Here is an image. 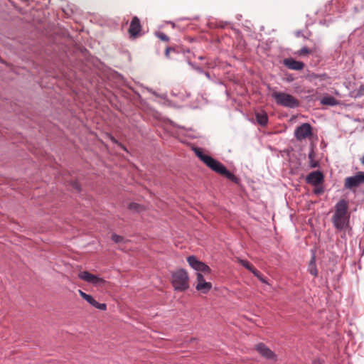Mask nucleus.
Returning <instances> with one entry per match:
<instances>
[{"label":"nucleus","mask_w":364,"mask_h":364,"mask_svg":"<svg viewBox=\"0 0 364 364\" xmlns=\"http://www.w3.org/2000/svg\"><path fill=\"white\" fill-rule=\"evenodd\" d=\"M196 155L203 161L208 168L215 173L225 176L235 184H239L240 179L235 176L232 173L227 169V168L219 161L215 159L212 156L204 154L202 148L194 147L193 149Z\"/></svg>","instance_id":"f257e3e1"},{"label":"nucleus","mask_w":364,"mask_h":364,"mask_svg":"<svg viewBox=\"0 0 364 364\" xmlns=\"http://www.w3.org/2000/svg\"><path fill=\"white\" fill-rule=\"evenodd\" d=\"M171 284L176 291L183 292L189 289V277L183 268L171 272Z\"/></svg>","instance_id":"f03ea898"},{"label":"nucleus","mask_w":364,"mask_h":364,"mask_svg":"<svg viewBox=\"0 0 364 364\" xmlns=\"http://www.w3.org/2000/svg\"><path fill=\"white\" fill-rule=\"evenodd\" d=\"M271 96L279 106L295 109L300 105V102L298 99L287 92L274 91L272 92Z\"/></svg>","instance_id":"7ed1b4c3"},{"label":"nucleus","mask_w":364,"mask_h":364,"mask_svg":"<svg viewBox=\"0 0 364 364\" xmlns=\"http://www.w3.org/2000/svg\"><path fill=\"white\" fill-rule=\"evenodd\" d=\"M362 183H364V172L359 171L353 176L347 177L344 181V188L346 189H353L358 188Z\"/></svg>","instance_id":"20e7f679"},{"label":"nucleus","mask_w":364,"mask_h":364,"mask_svg":"<svg viewBox=\"0 0 364 364\" xmlns=\"http://www.w3.org/2000/svg\"><path fill=\"white\" fill-rule=\"evenodd\" d=\"M78 277L95 287L101 286L106 283V281L103 278L92 274L88 271L80 272L78 274Z\"/></svg>","instance_id":"39448f33"},{"label":"nucleus","mask_w":364,"mask_h":364,"mask_svg":"<svg viewBox=\"0 0 364 364\" xmlns=\"http://www.w3.org/2000/svg\"><path fill=\"white\" fill-rule=\"evenodd\" d=\"M142 26L137 16H134L130 22L128 33L129 38L134 40L142 35Z\"/></svg>","instance_id":"423d86ee"},{"label":"nucleus","mask_w":364,"mask_h":364,"mask_svg":"<svg viewBox=\"0 0 364 364\" xmlns=\"http://www.w3.org/2000/svg\"><path fill=\"white\" fill-rule=\"evenodd\" d=\"M313 135L312 127L309 123H304L296 127L294 136L299 141L310 137Z\"/></svg>","instance_id":"0eeeda50"},{"label":"nucleus","mask_w":364,"mask_h":364,"mask_svg":"<svg viewBox=\"0 0 364 364\" xmlns=\"http://www.w3.org/2000/svg\"><path fill=\"white\" fill-rule=\"evenodd\" d=\"M255 349L259 353V355L264 358L269 360H277V354L272 351L269 347H267L264 343H257Z\"/></svg>","instance_id":"6e6552de"},{"label":"nucleus","mask_w":364,"mask_h":364,"mask_svg":"<svg viewBox=\"0 0 364 364\" xmlns=\"http://www.w3.org/2000/svg\"><path fill=\"white\" fill-rule=\"evenodd\" d=\"M335 212L332 217H345L350 216L348 211V201L346 199H341L335 205Z\"/></svg>","instance_id":"1a4fd4ad"},{"label":"nucleus","mask_w":364,"mask_h":364,"mask_svg":"<svg viewBox=\"0 0 364 364\" xmlns=\"http://www.w3.org/2000/svg\"><path fill=\"white\" fill-rule=\"evenodd\" d=\"M197 284L196 289L203 294H208L212 289V284L205 282L203 275L200 272H197Z\"/></svg>","instance_id":"9d476101"},{"label":"nucleus","mask_w":364,"mask_h":364,"mask_svg":"<svg viewBox=\"0 0 364 364\" xmlns=\"http://www.w3.org/2000/svg\"><path fill=\"white\" fill-rule=\"evenodd\" d=\"M307 183L312 186L321 185L323 183L324 175L320 171H312L306 178Z\"/></svg>","instance_id":"9b49d317"},{"label":"nucleus","mask_w":364,"mask_h":364,"mask_svg":"<svg viewBox=\"0 0 364 364\" xmlns=\"http://www.w3.org/2000/svg\"><path fill=\"white\" fill-rule=\"evenodd\" d=\"M350 217H332L331 220L334 228L338 231L350 228Z\"/></svg>","instance_id":"f8f14e48"},{"label":"nucleus","mask_w":364,"mask_h":364,"mask_svg":"<svg viewBox=\"0 0 364 364\" xmlns=\"http://www.w3.org/2000/svg\"><path fill=\"white\" fill-rule=\"evenodd\" d=\"M240 263L245 268L251 272L262 283L268 284L266 278L263 276V274L259 270H257L250 262L246 259H240Z\"/></svg>","instance_id":"ddd939ff"},{"label":"nucleus","mask_w":364,"mask_h":364,"mask_svg":"<svg viewBox=\"0 0 364 364\" xmlns=\"http://www.w3.org/2000/svg\"><path fill=\"white\" fill-rule=\"evenodd\" d=\"M79 294L80 296L85 299L87 302H88L90 305L94 306L96 309H98L102 311L107 310V304L105 303H99L97 302L91 295L86 294L82 290H78Z\"/></svg>","instance_id":"4468645a"},{"label":"nucleus","mask_w":364,"mask_h":364,"mask_svg":"<svg viewBox=\"0 0 364 364\" xmlns=\"http://www.w3.org/2000/svg\"><path fill=\"white\" fill-rule=\"evenodd\" d=\"M283 64L289 69L293 70H301L305 66L303 62L296 60L292 58H284Z\"/></svg>","instance_id":"2eb2a0df"},{"label":"nucleus","mask_w":364,"mask_h":364,"mask_svg":"<svg viewBox=\"0 0 364 364\" xmlns=\"http://www.w3.org/2000/svg\"><path fill=\"white\" fill-rule=\"evenodd\" d=\"M308 272L314 277H318V269L316 267V254L315 252H313L311 259L309 261V265H308Z\"/></svg>","instance_id":"dca6fc26"},{"label":"nucleus","mask_w":364,"mask_h":364,"mask_svg":"<svg viewBox=\"0 0 364 364\" xmlns=\"http://www.w3.org/2000/svg\"><path fill=\"white\" fill-rule=\"evenodd\" d=\"M255 117L257 123L262 126L265 127L268 123V116L265 112H257L255 114Z\"/></svg>","instance_id":"f3484780"},{"label":"nucleus","mask_w":364,"mask_h":364,"mask_svg":"<svg viewBox=\"0 0 364 364\" xmlns=\"http://www.w3.org/2000/svg\"><path fill=\"white\" fill-rule=\"evenodd\" d=\"M181 48L180 46H167L165 50V56L167 58H171V54H180L181 53Z\"/></svg>","instance_id":"a211bd4d"},{"label":"nucleus","mask_w":364,"mask_h":364,"mask_svg":"<svg viewBox=\"0 0 364 364\" xmlns=\"http://www.w3.org/2000/svg\"><path fill=\"white\" fill-rule=\"evenodd\" d=\"M187 262L189 265L196 271L198 269L200 265L201 264V261H200L196 256L191 255L187 257Z\"/></svg>","instance_id":"6ab92c4d"},{"label":"nucleus","mask_w":364,"mask_h":364,"mask_svg":"<svg viewBox=\"0 0 364 364\" xmlns=\"http://www.w3.org/2000/svg\"><path fill=\"white\" fill-rule=\"evenodd\" d=\"M321 104L323 105L336 106L338 101L333 96H326L321 100Z\"/></svg>","instance_id":"aec40b11"},{"label":"nucleus","mask_w":364,"mask_h":364,"mask_svg":"<svg viewBox=\"0 0 364 364\" xmlns=\"http://www.w3.org/2000/svg\"><path fill=\"white\" fill-rule=\"evenodd\" d=\"M308 157L309 159V166L311 168H316L319 166V162L314 160L315 152L313 148H311L310 152L309 153Z\"/></svg>","instance_id":"412c9836"},{"label":"nucleus","mask_w":364,"mask_h":364,"mask_svg":"<svg viewBox=\"0 0 364 364\" xmlns=\"http://www.w3.org/2000/svg\"><path fill=\"white\" fill-rule=\"evenodd\" d=\"M309 77H311V79H314V80L319 79L320 80H326L329 79V77L326 73H322V74L312 73L309 75Z\"/></svg>","instance_id":"4be33fe9"},{"label":"nucleus","mask_w":364,"mask_h":364,"mask_svg":"<svg viewBox=\"0 0 364 364\" xmlns=\"http://www.w3.org/2000/svg\"><path fill=\"white\" fill-rule=\"evenodd\" d=\"M364 95V85H360V87L352 92V96L354 97H360Z\"/></svg>","instance_id":"5701e85b"},{"label":"nucleus","mask_w":364,"mask_h":364,"mask_svg":"<svg viewBox=\"0 0 364 364\" xmlns=\"http://www.w3.org/2000/svg\"><path fill=\"white\" fill-rule=\"evenodd\" d=\"M155 36L162 41L168 42L170 41V38L163 32L156 31Z\"/></svg>","instance_id":"b1692460"},{"label":"nucleus","mask_w":364,"mask_h":364,"mask_svg":"<svg viewBox=\"0 0 364 364\" xmlns=\"http://www.w3.org/2000/svg\"><path fill=\"white\" fill-rule=\"evenodd\" d=\"M315 188L313 192L315 195L320 196L324 193V188L323 184L314 186Z\"/></svg>","instance_id":"393cba45"},{"label":"nucleus","mask_w":364,"mask_h":364,"mask_svg":"<svg viewBox=\"0 0 364 364\" xmlns=\"http://www.w3.org/2000/svg\"><path fill=\"white\" fill-rule=\"evenodd\" d=\"M109 139L112 141V143L117 144L119 147H121L123 150L126 151V147L120 143L114 136H113L112 134L108 135Z\"/></svg>","instance_id":"a878e982"},{"label":"nucleus","mask_w":364,"mask_h":364,"mask_svg":"<svg viewBox=\"0 0 364 364\" xmlns=\"http://www.w3.org/2000/svg\"><path fill=\"white\" fill-rule=\"evenodd\" d=\"M112 240L115 243H119L124 241V237L121 235H117L116 233H113L112 235Z\"/></svg>","instance_id":"bb28decb"},{"label":"nucleus","mask_w":364,"mask_h":364,"mask_svg":"<svg viewBox=\"0 0 364 364\" xmlns=\"http://www.w3.org/2000/svg\"><path fill=\"white\" fill-rule=\"evenodd\" d=\"M311 53H312V50L306 46L303 47L302 48L297 51V54L299 55H305Z\"/></svg>","instance_id":"cd10ccee"},{"label":"nucleus","mask_w":364,"mask_h":364,"mask_svg":"<svg viewBox=\"0 0 364 364\" xmlns=\"http://www.w3.org/2000/svg\"><path fill=\"white\" fill-rule=\"evenodd\" d=\"M128 208L131 210H135L136 212H139L140 211L141 206L136 203H131L129 204Z\"/></svg>","instance_id":"c85d7f7f"},{"label":"nucleus","mask_w":364,"mask_h":364,"mask_svg":"<svg viewBox=\"0 0 364 364\" xmlns=\"http://www.w3.org/2000/svg\"><path fill=\"white\" fill-rule=\"evenodd\" d=\"M70 185L77 191L80 192V191H81V186H80V183L78 181H72L70 182Z\"/></svg>","instance_id":"c756f323"},{"label":"nucleus","mask_w":364,"mask_h":364,"mask_svg":"<svg viewBox=\"0 0 364 364\" xmlns=\"http://www.w3.org/2000/svg\"><path fill=\"white\" fill-rule=\"evenodd\" d=\"M286 80L289 82H293L294 80V77L292 74H287L286 75Z\"/></svg>","instance_id":"7c9ffc66"},{"label":"nucleus","mask_w":364,"mask_h":364,"mask_svg":"<svg viewBox=\"0 0 364 364\" xmlns=\"http://www.w3.org/2000/svg\"><path fill=\"white\" fill-rule=\"evenodd\" d=\"M211 269L210 268L209 266L206 265L204 269H203V271L202 272L205 273V274H210L211 273Z\"/></svg>","instance_id":"2f4dec72"},{"label":"nucleus","mask_w":364,"mask_h":364,"mask_svg":"<svg viewBox=\"0 0 364 364\" xmlns=\"http://www.w3.org/2000/svg\"><path fill=\"white\" fill-rule=\"evenodd\" d=\"M207 264L205 263H204L203 262H201L200 265V267L198 268V269L197 270L198 272H202L203 271V269L204 267L206 266Z\"/></svg>","instance_id":"473e14b6"},{"label":"nucleus","mask_w":364,"mask_h":364,"mask_svg":"<svg viewBox=\"0 0 364 364\" xmlns=\"http://www.w3.org/2000/svg\"><path fill=\"white\" fill-rule=\"evenodd\" d=\"M295 35H296V36H297V37H300V36H301V37H304V38H306V36L302 33V31H296Z\"/></svg>","instance_id":"72a5a7b5"},{"label":"nucleus","mask_w":364,"mask_h":364,"mask_svg":"<svg viewBox=\"0 0 364 364\" xmlns=\"http://www.w3.org/2000/svg\"><path fill=\"white\" fill-rule=\"evenodd\" d=\"M306 99L308 101L314 100V95L306 96Z\"/></svg>","instance_id":"f704fd0d"},{"label":"nucleus","mask_w":364,"mask_h":364,"mask_svg":"<svg viewBox=\"0 0 364 364\" xmlns=\"http://www.w3.org/2000/svg\"><path fill=\"white\" fill-rule=\"evenodd\" d=\"M312 364H322V363L319 360H313Z\"/></svg>","instance_id":"c9c22d12"},{"label":"nucleus","mask_w":364,"mask_h":364,"mask_svg":"<svg viewBox=\"0 0 364 364\" xmlns=\"http://www.w3.org/2000/svg\"><path fill=\"white\" fill-rule=\"evenodd\" d=\"M361 161V163L363 165H364V154H363V156L362 157V159H360Z\"/></svg>","instance_id":"e433bc0d"},{"label":"nucleus","mask_w":364,"mask_h":364,"mask_svg":"<svg viewBox=\"0 0 364 364\" xmlns=\"http://www.w3.org/2000/svg\"><path fill=\"white\" fill-rule=\"evenodd\" d=\"M314 92V90H309L308 92Z\"/></svg>","instance_id":"4c0bfd02"},{"label":"nucleus","mask_w":364,"mask_h":364,"mask_svg":"<svg viewBox=\"0 0 364 364\" xmlns=\"http://www.w3.org/2000/svg\"><path fill=\"white\" fill-rule=\"evenodd\" d=\"M0 62L2 63H4V61L2 60H0Z\"/></svg>","instance_id":"58836bf2"},{"label":"nucleus","mask_w":364,"mask_h":364,"mask_svg":"<svg viewBox=\"0 0 364 364\" xmlns=\"http://www.w3.org/2000/svg\"><path fill=\"white\" fill-rule=\"evenodd\" d=\"M199 59H200V60H203V57H199Z\"/></svg>","instance_id":"ea45409f"},{"label":"nucleus","mask_w":364,"mask_h":364,"mask_svg":"<svg viewBox=\"0 0 364 364\" xmlns=\"http://www.w3.org/2000/svg\"><path fill=\"white\" fill-rule=\"evenodd\" d=\"M205 75L208 77L209 76V73H206Z\"/></svg>","instance_id":"a19ab883"}]
</instances>
